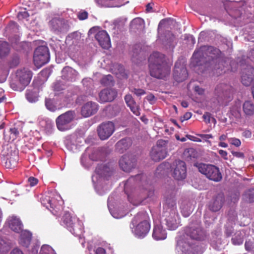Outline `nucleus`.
<instances>
[{
    "label": "nucleus",
    "mask_w": 254,
    "mask_h": 254,
    "mask_svg": "<svg viewBox=\"0 0 254 254\" xmlns=\"http://www.w3.org/2000/svg\"><path fill=\"white\" fill-rule=\"evenodd\" d=\"M175 193L172 191L165 195V203L163 209L165 210L164 216L166 225L168 229L172 230L177 229L180 224V218L176 205Z\"/></svg>",
    "instance_id": "f257e3e1"
},
{
    "label": "nucleus",
    "mask_w": 254,
    "mask_h": 254,
    "mask_svg": "<svg viewBox=\"0 0 254 254\" xmlns=\"http://www.w3.org/2000/svg\"><path fill=\"white\" fill-rule=\"evenodd\" d=\"M220 51L212 46H204L201 47L200 49L196 52H194V55L197 54L199 56L207 57L208 58H211L212 61L210 62V65L214 73L219 75L225 72L226 70L224 69L225 65L224 64L229 63V60L225 61L222 59L218 58L220 55Z\"/></svg>",
    "instance_id": "f03ea898"
},
{
    "label": "nucleus",
    "mask_w": 254,
    "mask_h": 254,
    "mask_svg": "<svg viewBox=\"0 0 254 254\" xmlns=\"http://www.w3.org/2000/svg\"><path fill=\"white\" fill-rule=\"evenodd\" d=\"M147 214L142 212L137 213L132 220V225L135 227L134 233L137 237H144L149 232L150 226Z\"/></svg>",
    "instance_id": "7ed1b4c3"
},
{
    "label": "nucleus",
    "mask_w": 254,
    "mask_h": 254,
    "mask_svg": "<svg viewBox=\"0 0 254 254\" xmlns=\"http://www.w3.org/2000/svg\"><path fill=\"white\" fill-rule=\"evenodd\" d=\"M63 221L69 231L76 236L80 237L83 232L82 223L77 219L72 217L68 212L63 216Z\"/></svg>",
    "instance_id": "20e7f679"
},
{
    "label": "nucleus",
    "mask_w": 254,
    "mask_h": 254,
    "mask_svg": "<svg viewBox=\"0 0 254 254\" xmlns=\"http://www.w3.org/2000/svg\"><path fill=\"white\" fill-rule=\"evenodd\" d=\"M32 72L28 69L24 68L18 70L16 72V81L17 82V87H15L14 83L11 84V87L16 91H22L30 83L32 78Z\"/></svg>",
    "instance_id": "39448f33"
},
{
    "label": "nucleus",
    "mask_w": 254,
    "mask_h": 254,
    "mask_svg": "<svg viewBox=\"0 0 254 254\" xmlns=\"http://www.w3.org/2000/svg\"><path fill=\"white\" fill-rule=\"evenodd\" d=\"M198 170L210 180L218 182L222 179L219 169L214 165L200 164L198 165Z\"/></svg>",
    "instance_id": "423d86ee"
},
{
    "label": "nucleus",
    "mask_w": 254,
    "mask_h": 254,
    "mask_svg": "<svg viewBox=\"0 0 254 254\" xmlns=\"http://www.w3.org/2000/svg\"><path fill=\"white\" fill-rule=\"evenodd\" d=\"M75 116V113L72 111H68L58 116L56 120L58 129L61 131L69 129L71 128L70 123Z\"/></svg>",
    "instance_id": "0eeeda50"
},
{
    "label": "nucleus",
    "mask_w": 254,
    "mask_h": 254,
    "mask_svg": "<svg viewBox=\"0 0 254 254\" xmlns=\"http://www.w3.org/2000/svg\"><path fill=\"white\" fill-rule=\"evenodd\" d=\"M50 59L48 48L46 46H39L35 50L33 60L37 67H41L47 63Z\"/></svg>",
    "instance_id": "6e6552de"
},
{
    "label": "nucleus",
    "mask_w": 254,
    "mask_h": 254,
    "mask_svg": "<svg viewBox=\"0 0 254 254\" xmlns=\"http://www.w3.org/2000/svg\"><path fill=\"white\" fill-rule=\"evenodd\" d=\"M185 234L191 239L201 241L205 237V232L199 223H191L186 228Z\"/></svg>",
    "instance_id": "1a4fd4ad"
},
{
    "label": "nucleus",
    "mask_w": 254,
    "mask_h": 254,
    "mask_svg": "<svg viewBox=\"0 0 254 254\" xmlns=\"http://www.w3.org/2000/svg\"><path fill=\"white\" fill-rule=\"evenodd\" d=\"M49 24L51 30L57 33H65L68 31L69 27L67 21L59 17L52 18Z\"/></svg>",
    "instance_id": "9d476101"
},
{
    "label": "nucleus",
    "mask_w": 254,
    "mask_h": 254,
    "mask_svg": "<svg viewBox=\"0 0 254 254\" xmlns=\"http://www.w3.org/2000/svg\"><path fill=\"white\" fill-rule=\"evenodd\" d=\"M115 131V126L113 122H107L101 124L97 128L100 138L105 140L108 138Z\"/></svg>",
    "instance_id": "9b49d317"
},
{
    "label": "nucleus",
    "mask_w": 254,
    "mask_h": 254,
    "mask_svg": "<svg viewBox=\"0 0 254 254\" xmlns=\"http://www.w3.org/2000/svg\"><path fill=\"white\" fill-rule=\"evenodd\" d=\"M148 62L149 67H152V73L155 75L156 66L168 65L165 62L164 55L158 52H154L151 54L149 58Z\"/></svg>",
    "instance_id": "f8f14e48"
},
{
    "label": "nucleus",
    "mask_w": 254,
    "mask_h": 254,
    "mask_svg": "<svg viewBox=\"0 0 254 254\" xmlns=\"http://www.w3.org/2000/svg\"><path fill=\"white\" fill-rule=\"evenodd\" d=\"M173 176L178 180L184 179L187 175V168L185 163L181 160H176L174 163Z\"/></svg>",
    "instance_id": "ddd939ff"
},
{
    "label": "nucleus",
    "mask_w": 254,
    "mask_h": 254,
    "mask_svg": "<svg viewBox=\"0 0 254 254\" xmlns=\"http://www.w3.org/2000/svg\"><path fill=\"white\" fill-rule=\"evenodd\" d=\"M120 168L125 172H129L136 166V159L131 155H123L119 161Z\"/></svg>",
    "instance_id": "4468645a"
},
{
    "label": "nucleus",
    "mask_w": 254,
    "mask_h": 254,
    "mask_svg": "<svg viewBox=\"0 0 254 254\" xmlns=\"http://www.w3.org/2000/svg\"><path fill=\"white\" fill-rule=\"evenodd\" d=\"M188 75L187 70L185 66L180 62H177L173 73L174 79L178 82H183L187 79Z\"/></svg>",
    "instance_id": "2eb2a0df"
},
{
    "label": "nucleus",
    "mask_w": 254,
    "mask_h": 254,
    "mask_svg": "<svg viewBox=\"0 0 254 254\" xmlns=\"http://www.w3.org/2000/svg\"><path fill=\"white\" fill-rule=\"evenodd\" d=\"M178 245L182 247V254H202L200 248L196 246L192 247L189 242L185 241L182 239L178 241Z\"/></svg>",
    "instance_id": "dca6fc26"
},
{
    "label": "nucleus",
    "mask_w": 254,
    "mask_h": 254,
    "mask_svg": "<svg viewBox=\"0 0 254 254\" xmlns=\"http://www.w3.org/2000/svg\"><path fill=\"white\" fill-rule=\"evenodd\" d=\"M254 79V68L250 65H247L246 67L243 68L242 72V83L245 86H249Z\"/></svg>",
    "instance_id": "f3484780"
},
{
    "label": "nucleus",
    "mask_w": 254,
    "mask_h": 254,
    "mask_svg": "<svg viewBox=\"0 0 254 254\" xmlns=\"http://www.w3.org/2000/svg\"><path fill=\"white\" fill-rule=\"evenodd\" d=\"M215 93L218 97L222 99L230 98L232 93V88L226 83H220L215 88Z\"/></svg>",
    "instance_id": "a211bd4d"
},
{
    "label": "nucleus",
    "mask_w": 254,
    "mask_h": 254,
    "mask_svg": "<svg viewBox=\"0 0 254 254\" xmlns=\"http://www.w3.org/2000/svg\"><path fill=\"white\" fill-rule=\"evenodd\" d=\"M117 92L113 89H105L99 93V101L101 103L112 102L116 97Z\"/></svg>",
    "instance_id": "6ab92c4d"
},
{
    "label": "nucleus",
    "mask_w": 254,
    "mask_h": 254,
    "mask_svg": "<svg viewBox=\"0 0 254 254\" xmlns=\"http://www.w3.org/2000/svg\"><path fill=\"white\" fill-rule=\"evenodd\" d=\"M95 37L98 41L100 45L104 49H108L111 46V41L109 36L105 30H101L97 32Z\"/></svg>",
    "instance_id": "aec40b11"
},
{
    "label": "nucleus",
    "mask_w": 254,
    "mask_h": 254,
    "mask_svg": "<svg viewBox=\"0 0 254 254\" xmlns=\"http://www.w3.org/2000/svg\"><path fill=\"white\" fill-rule=\"evenodd\" d=\"M98 110V104L93 102H88L83 105L81 114L84 117H88L95 114Z\"/></svg>",
    "instance_id": "412c9836"
},
{
    "label": "nucleus",
    "mask_w": 254,
    "mask_h": 254,
    "mask_svg": "<svg viewBox=\"0 0 254 254\" xmlns=\"http://www.w3.org/2000/svg\"><path fill=\"white\" fill-rule=\"evenodd\" d=\"M155 68L156 75L153 74L152 67H149L151 76L156 78L163 79L170 73V68L168 65L156 66Z\"/></svg>",
    "instance_id": "4be33fe9"
},
{
    "label": "nucleus",
    "mask_w": 254,
    "mask_h": 254,
    "mask_svg": "<svg viewBox=\"0 0 254 254\" xmlns=\"http://www.w3.org/2000/svg\"><path fill=\"white\" fill-rule=\"evenodd\" d=\"M7 223L13 231L19 233L22 231V225L21 222L16 217L14 216L9 217L7 220Z\"/></svg>",
    "instance_id": "5701e85b"
},
{
    "label": "nucleus",
    "mask_w": 254,
    "mask_h": 254,
    "mask_svg": "<svg viewBox=\"0 0 254 254\" xmlns=\"http://www.w3.org/2000/svg\"><path fill=\"white\" fill-rule=\"evenodd\" d=\"M224 201L223 194H218L210 202L209 207L213 211L216 212L220 209Z\"/></svg>",
    "instance_id": "b1692460"
},
{
    "label": "nucleus",
    "mask_w": 254,
    "mask_h": 254,
    "mask_svg": "<svg viewBox=\"0 0 254 254\" xmlns=\"http://www.w3.org/2000/svg\"><path fill=\"white\" fill-rule=\"evenodd\" d=\"M167 155V150H161L158 147H153L150 152L151 158L154 161H159L164 159Z\"/></svg>",
    "instance_id": "393cba45"
},
{
    "label": "nucleus",
    "mask_w": 254,
    "mask_h": 254,
    "mask_svg": "<svg viewBox=\"0 0 254 254\" xmlns=\"http://www.w3.org/2000/svg\"><path fill=\"white\" fill-rule=\"evenodd\" d=\"M152 236L156 240H162L166 238L167 233L161 225H155Z\"/></svg>",
    "instance_id": "a878e982"
},
{
    "label": "nucleus",
    "mask_w": 254,
    "mask_h": 254,
    "mask_svg": "<svg viewBox=\"0 0 254 254\" xmlns=\"http://www.w3.org/2000/svg\"><path fill=\"white\" fill-rule=\"evenodd\" d=\"M125 100L133 113L136 116H138L140 114L139 109L132 96L130 94L126 95L125 97Z\"/></svg>",
    "instance_id": "bb28decb"
},
{
    "label": "nucleus",
    "mask_w": 254,
    "mask_h": 254,
    "mask_svg": "<svg viewBox=\"0 0 254 254\" xmlns=\"http://www.w3.org/2000/svg\"><path fill=\"white\" fill-rule=\"evenodd\" d=\"M41 203L43 206H45L47 209H50V208L53 209H60V207L56 205V200L54 198H51L49 196H45L41 198Z\"/></svg>",
    "instance_id": "cd10ccee"
},
{
    "label": "nucleus",
    "mask_w": 254,
    "mask_h": 254,
    "mask_svg": "<svg viewBox=\"0 0 254 254\" xmlns=\"http://www.w3.org/2000/svg\"><path fill=\"white\" fill-rule=\"evenodd\" d=\"M129 138H124L119 141L116 144V149L121 153L127 150L131 145Z\"/></svg>",
    "instance_id": "c85d7f7f"
},
{
    "label": "nucleus",
    "mask_w": 254,
    "mask_h": 254,
    "mask_svg": "<svg viewBox=\"0 0 254 254\" xmlns=\"http://www.w3.org/2000/svg\"><path fill=\"white\" fill-rule=\"evenodd\" d=\"M38 89L36 87H31L26 90L25 96L29 102H35L38 100Z\"/></svg>",
    "instance_id": "c756f323"
},
{
    "label": "nucleus",
    "mask_w": 254,
    "mask_h": 254,
    "mask_svg": "<svg viewBox=\"0 0 254 254\" xmlns=\"http://www.w3.org/2000/svg\"><path fill=\"white\" fill-rule=\"evenodd\" d=\"M182 213L184 216L188 217L193 210V204L188 201H183L180 206Z\"/></svg>",
    "instance_id": "7c9ffc66"
},
{
    "label": "nucleus",
    "mask_w": 254,
    "mask_h": 254,
    "mask_svg": "<svg viewBox=\"0 0 254 254\" xmlns=\"http://www.w3.org/2000/svg\"><path fill=\"white\" fill-rule=\"evenodd\" d=\"M95 171L101 176L107 177L112 174L113 168L107 165H99L96 168Z\"/></svg>",
    "instance_id": "2f4dec72"
},
{
    "label": "nucleus",
    "mask_w": 254,
    "mask_h": 254,
    "mask_svg": "<svg viewBox=\"0 0 254 254\" xmlns=\"http://www.w3.org/2000/svg\"><path fill=\"white\" fill-rule=\"evenodd\" d=\"M21 233L20 237V243L22 246L27 247L31 240V233L26 230L21 231Z\"/></svg>",
    "instance_id": "473e14b6"
},
{
    "label": "nucleus",
    "mask_w": 254,
    "mask_h": 254,
    "mask_svg": "<svg viewBox=\"0 0 254 254\" xmlns=\"http://www.w3.org/2000/svg\"><path fill=\"white\" fill-rule=\"evenodd\" d=\"M244 113L247 116H252L254 115V103L252 101H246L243 106Z\"/></svg>",
    "instance_id": "72a5a7b5"
},
{
    "label": "nucleus",
    "mask_w": 254,
    "mask_h": 254,
    "mask_svg": "<svg viewBox=\"0 0 254 254\" xmlns=\"http://www.w3.org/2000/svg\"><path fill=\"white\" fill-rule=\"evenodd\" d=\"M63 75L66 74V77L67 80H72L78 74V73L74 69L66 67L64 68L63 70Z\"/></svg>",
    "instance_id": "f704fd0d"
},
{
    "label": "nucleus",
    "mask_w": 254,
    "mask_h": 254,
    "mask_svg": "<svg viewBox=\"0 0 254 254\" xmlns=\"http://www.w3.org/2000/svg\"><path fill=\"white\" fill-rule=\"evenodd\" d=\"M9 51V47L8 43L4 41H0V56H5Z\"/></svg>",
    "instance_id": "c9c22d12"
},
{
    "label": "nucleus",
    "mask_w": 254,
    "mask_h": 254,
    "mask_svg": "<svg viewBox=\"0 0 254 254\" xmlns=\"http://www.w3.org/2000/svg\"><path fill=\"white\" fill-rule=\"evenodd\" d=\"M10 249L9 244L5 240L0 238V253L7 252Z\"/></svg>",
    "instance_id": "e433bc0d"
},
{
    "label": "nucleus",
    "mask_w": 254,
    "mask_h": 254,
    "mask_svg": "<svg viewBox=\"0 0 254 254\" xmlns=\"http://www.w3.org/2000/svg\"><path fill=\"white\" fill-rule=\"evenodd\" d=\"M101 83L105 86H111L113 85V78L109 74L103 77L101 80Z\"/></svg>",
    "instance_id": "4c0bfd02"
},
{
    "label": "nucleus",
    "mask_w": 254,
    "mask_h": 254,
    "mask_svg": "<svg viewBox=\"0 0 254 254\" xmlns=\"http://www.w3.org/2000/svg\"><path fill=\"white\" fill-rule=\"evenodd\" d=\"M211 246L216 250H220L222 247V241L221 237H217L213 239L211 242Z\"/></svg>",
    "instance_id": "58836bf2"
},
{
    "label": "nucleus",
    "mask_w": 254,
    "mask_h": 254,
    "mask_svg": "<svg viewBox=\"0 0 254 254\" xmlns=\"http://www.w3.org/2000/svg\"><path fill=\"white\" fill-rule=\"evenodd\" d=\"M244 197L249 202H254V189L247 190L244 194Z\"/></svg>",
    "instance_id": "ea45409f"
},
{
    "label": "nucleus",
    "mask_w": 254,
    "mask_h": 254,
    "mask_svg": "<svg viewBox=\"0 0 254 254\" xmlns=\"http://www.w3.org/2000/svg\"><path fill=\"white\" fill-rule=\"evenodd\" d=\"M143 24V20L140 18L133 19L131 22V25L134 27V28L138 29L142 28Z\"/></svg>",
    "instance_id": "a19ab883"
},
{
    "label": "nucleus",
    "mask_w": 254,
    "mask_h": 254,
    "mask_svg": "<svg viewBox=\"0 0 254 254\" xmlns=\"http://www.w3.org/2000/svg\"><path fill=\"white\" fill-rule=\"evenodd\" d=\"M45 105L47 109L51 111L54 112L57 109V107L54 104V101L51 99H46Z\"/></svg>",
    "instance_id": "79ce46f5"
},
{
    "label": "nucleus",
    "mask_w": 254,
    "mask_h": 254,
    "mask_svg": "<svg viewBox=\"0 0 254 254\" xmlns=\"http://www.w3.org/2000/svg\"><path fill=\"white\" fill-rule=\"evenodd\" d=\"M40 254H55L54 250L49 245H43L41 247Z\"/></svg>",
    "instance_id": "37998d69"
},
{
    "label": "nucleus",
    "mask_w": 254,
    "mask_h": 254,
    "mask_svg": "<svg viewBox=\"0 0 254 254\" xmlns=\"http://www.w3.org/2000/svg\"><path fill=\"white\" fill-rule=\"evenodd\" d=\"M130 91L138 97L143 95L146 93L145 90L141 88L132 87L130 89Z\"/></svg>",
    "instance_id": "c03bdc74"
},
{
    "label": "nucleus",
    "mask_w": 254,
    "mask_h": 254,
    "mask_svg": "<svg viewBox=\"0 0 254 254\" xmlns=\"http://www.w3.org/2000/svg\"><path fill=\"white\" fill-rule=\"evenodd\" d=\"M168 141L165 140L160 139L157 141L156 145L154 147H158L161 150H167V144Z\"/></svg>",
    "instance_id": "a18cd8bd"
},
{
    "label": "nucleus",
    "mask_w": 254,
    "mask_h": 254,
    "mask_svg": "<svg viewBox=\"0 0 254 254\" xmlns=\"http://www.w3.org/2000/svg\"><path fill=\"white\" fill-rule=\"evenodd\" d=\"M6 30L8 31L15 32L18 30V25L15 22L11 21L6 27Z\"/></svg>",
    "instance_id": "49530a36"
},
{
    "label": "nucleus",
    "mask_w": 254,
    "mask_h": 254,
    "mask_svg": "<svg viewBox=\"0 0 254 254\" xmlns=\"http://www.w3.org/2000/svg\"><path fill=\"white\" fill-rule=\"evenodd\" d=\"M232 242L235 245H239L243 243V239L239 234H238L237 236L232 238Z\"/></svg>",
    "instance_id": "de8ad7c7"
},
{
    "label": "nucleus",
    "mask_w": 254,
    "mask_h": 254,
    "mask_svg": "<svg viewBox=\"0 0 254 254\" xmlns=\"http://www.w3.org/2000/svg\"><path fill=\"white\" fill-rule=\"evenodd\" d=\"M245 249L248 251H253L254 250V241L249 240L245 244Z\"/></svg>",
    "instance_id": "09e8293b"
},
{
    "label": "nucleus",
    "mask_w": 254,
    "mask_h": 254,
    "mask_svg": "<svg viewBox=\"0 0 254 254\" xmlns=\"http://www.w3.org/2000/svg\"><path fill=\"white\" fill-rule=\"evenodd\" d=\"M82 83L83 86L88 88H91L93 86V80L90 78H84Z\"/></svg>",
    "instance_id": "8fccbe9b"
},
{
    "label": "nucleus",
    "mask_w": 254,
    "mask_h": 254,
    "mask_svg": "<svg viewBox=\"0 0 254 254\" xmlns=\"http://www.w3.org/2000/svg\"><path fill=\"white\" fill-rule=\"evenodd\" d=\"M77 15L79 20H83L87 18L88 13L84 10H81L78 12Z\"/></svg>",
    "instance_id": "3c124183"
},
{
    "label": "nucleus",
    "mask_w": 254,
    "mask_h": 254,
    "mask_svg": "<svg viewBox=\"0 0 254 254\" xmlns=\"http://www.w3.org/2000/svg\"><path fill=\"white\" fill-rule=\"evenodd\" d=\"M16 158L13 159L11 157L8 159L6 162V165L8 168L14 167L16 165L17 157L16 156Z\"/></svg>",
    "instance_id": "603ef678"
},
{
    "label": "nucleus",
    "mask_w": 254,
    "mask_h": 254,
    "mask_svg": "<svg viewBox=\"0 0 254 254\" xmlns=\"http://www.w3.org/2000/svg\"><path fill=\"white\" fill-rule=\"evenodd\" d=\"M19 57L17 55H14L11 61L10 62V66L11 67H15L17 65H18V64H19Z\"/></svg>",
    "instance_id": "864d4df0"
},
{
    "label": "nucleus",
    "mask_w": 254,
    "mask_h": 254,
    "mask_svg": "<svg viewBox=\"0 0 254 254\" xmlns=\"http://www.w3.org/2000/svg\"><path fill=\"white\" fill-rule=\"evenodd\" d=\"M65 144L67 149L70 151H74L76 149V145L68 140L65 141Z\"/></svg>",
    "instance_id": "5fc2aeb1"
},
{
    "label": "nucleus",
    "mask_w": 254,
    "mask_h": 254,
    "mask_svg": "<svg viewBox=\"0 0 254 254\" xmlns=\"http://www.w3.org/2000/svg\"><path fill=\"white\" fill-rule=\"evenodd\" d=\"M229 142H230V144L236 147H239L241 144V142L240 140L234 137L229 138Z\"/></svg>",
    "instance_id": "6e6d98bb"
},
{
    "label": "nucleus",
    "mask_w": 254,
    "mask_h": 254,
    "mask_svg": "<svg viewBox=\"0 0 254 254\" xmlns=\"http://www.w3.org/2000/svg\"><path fill=\"white\" fill-rule=\"evenodd\" d=\"M203 118L206 123H209L211 121V114L208 112H206L203 115Z\"/></svg>",
    "instance_id": "4d7b16f0"
},
{
    "label": "nucleus",
    "mask_w": 254,
    "mask_h": 254,
    "mask_svg": "<svg viewBox=\"0 0 254 254\" xmlns=\"http://www.w3.org/2000/svg\"><path fill=\"white\" fill-rule=\"evenodd\" d=\"M29 14L27 11H21L18 13L17 16L19 18H25L28 17Z\"/></svg>",
    "instance_id": "13d9d810"
},
{
    "label": "nucleus",
    "mask_w": 254,
    "mask_h": 254,
    "mask_svg": "<svg viewBox=\"0 0 254 254\" xmlns=\"http://www.w3.org/2000/svg\"><path fill=\"white\" fill-rule=\"evenodd\" d=\"M28 182L30 186L33 187L38 183V180L34 177H30L28 179Z\"/></svg>",
    "instance_id": "bf43d9fd"
},
{
    "label": "nucleus",
    "mask_w": 254,
    "mask_h": 254,
    "mask_svg": "<svg viewBox=\"0 0 254 254\" xmlns=\"http://www.w3.org/2000/svg\"><path fill=\"white\" fill-rule=\"evenodd\" d=\"M192 116V114L190 112H187L184 115L183 117H181L180 120L182 122H183L184 121L188 120L190 119Z\"/></svg>",
    "instance_id": "052dcab7"
},
{
    "label": "nucleus",
    "mask_w": 254,
    "mask_h": 254,
    "mask_svg": "<svg viewBox=\"0 0 254 254\" xmlns=\"http://www.w3.org/2000/svg\"><path fill=\"white\" fill-rule=\"evenodd\" d=\"M145 99L148 101H149L151 104H153L155 100V98L154 96L152 94H150L148 95L145 97Z\"/></svg>",
    "instance_id": "680f3d73"
},
{
    "label": "nucleus",
    "mask_w": 254,
    "mask_h": 254,
    "mask_svg": "<svg viewBox=\"0 0 254 254\" xmlns=\"http://www.w3.org/2000/svg\"><path fill=\"white\" fill-rule=\"evenodd\" d=\"M110 212H111V214H112V215L114 218H117V219L121 218L125 215V214H120L116 212H111V211Z\"/></svg>",
    "instance_id": "e2e57ef3"
},
{
    "label": "nucleus",
    "mask_w": 254,
    "mask_h": 254,
    "mask_svg": "<svg viewBox=\"0 0 254 254\" xmlns=\"http://www.w3.org/2000/svg\"><path fill=\"white\" fill-rule=\"evenodd\" d=\"M219 153L224 159H228L227 152L226 151H224L223 150H219Z\"/></svg>",
    "instance_id": "0e129e2a"
},
{
    "label": "nucleus",
    "mask_w": 254,
    "mask_h": 254,
    "mask_svg": "<svg viewBox=\"0 0 254 254\" xmlns=\"http://www.w3.org/2000/svg\"><path fill=\"white\" fill-rule=\"evenodd\" d=\"M197 135L203 139H207L213 138V136L211 134H199Z\"/></svg>",
    "instance_id": "69168bd1"
},
{
    "label": "nucleus",
    "mask_w": 254,
    "mask_h": 254,
    "mask_svg": "<svg viewBox=\"0 0 254 254\" xmlns=\"http://www.w3.org/2000/svg\"><path fill=\"white\" fill-rule=\"evenodd\" d=\"M95 254H106V252L105 249L99 247L96 249Z\"/></svg>",
    "instance_id": "338daca9"
},
{
    "label": "nucleus",
    "mask_w": 254,
    "mask_h": 254,
    "mask_svg": "<svg viewBox=\"0 0 254 254\" xmlns=\"http://www.w3.org/2000/svg\"><path fill=\"white\" fill-rule=\"evenodd\" d=\"M10 254H23V253L20 250L15 248L11 251Z\"/></svg>",
    "instance_id": "774afa93"
}]
</instances>
